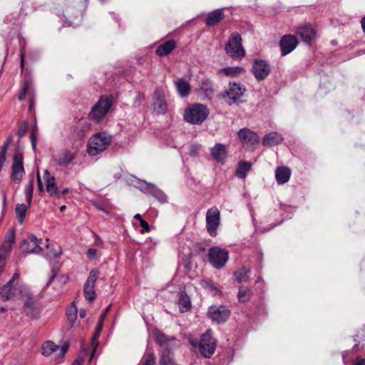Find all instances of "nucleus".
I'll return each mask as SVG.
<instances>
[{"label": "nucleus", "mask_w": 365, "mask_h": 365, "mask_svg": "<svg viewBox=\"0 0 365 365\" xmlns=\"http://www.w3.org/2000/svg\"><path fill=\"white\" fill-rule=\"evenodd\" d=\"M354 365H365V359L357 357Z\"/></svg>", "instance_id": "obj_53"}, {"label": "nucleus", "mask_w": 365, "mask_h": 365, "mask_svg": "<svg viewBox=\"0 0 365 365\" xmlns=\"http://www.w3.org/2000/svg\"><path fill=\"white\" fill-rule=\"evenodd\" d=\"M18 287H15L11 282H8L0 289V296L4 301L16 300L18 299L16 293Z\"/></svg>", "instance_id": "obj_23"}, {"label": "nucleus", "mask_w": 365, "mask_h": 365, "mask_svg": "<svg viewBox=\"0 0 365 365\" xmlns=\"http://www.w3.org/2000/svg\"><path fill=\"white\" fill-rule=\"evenodd\" d=\"M250 269L242 267L234 272V276L238 283L247 282L250 279Z\"/></svg>", "instance_id": "obj_34"}, {"label": "nucleus", "mask_w": 365, "mask_h": 365, "mask_svg": "<svg viewBox=\"0 0 365 365\" xmlns=\"http://www.w3.org/2000/svg\"><path fill=\"white\" fill-rule=\"evenodd\" d=\"M112 141V135L106 132H99L92 135L88 142L89 155L95 156L103 152Z\"/></svg>", "instance_id": "obj_1"}, {"label": "nucleus", "mask_w": 365, "mask_h": 365, "mask_svg": "<svg viewBox=\"0 0 365 365\" xmlns=\"http://www.w3.org/2000/svg\"><path fill=\"white\" fill-rule=\"evenodd\" d=\"M24 53H21V62H20V64H21V68L23 69L24 68Z\"/></svg>", "instance_id": "obj_60"}, {"label": "nucleus", "mask_w": 365, "mask_h": 365, "mask_svg": "<svg viewBox=\"0 0 365 365\" xmlns=\"http://www.w3.org/2000/svg\"><path fill=\"white\" fill-rule=\"evenodd\" d=\"M224 9H217L208 13L205 21L207 26H215L220 23L224 19Z\"/></svg>", "instance_id": "obj_25"}, {"label": "nucleus", "mask_w": 365, "mask_h": 365, "mask_svg": "<svg viewBox=\"0 0 365 365\" xmlns=\"http://www.w3.org/2000/svg\"><path fill=\"white\" fill-rule=\"evenodd\" d=\"M34 192V182L33 180H31L25 188V195L26 197L27 203L29 205H31Z\"/></svg>", "instance_id": "obj_42"}, {"label": "nucleus", "mask_w": 365, "mask_h": 365, "mask_svg": "<svg viewBox=\"0 0 365 365\" xmlns=\"http://www.w3.org/2000/svg\"><path fill=\"white\" fill-rule=\"evenodd\" d=\"M19 277V273L16 272L13 274L11 279L9 281L11 282L12 284H14V281L17 280Z\"/></svg>", "instance_id": "obj_55"}, {"label": "nucleus", "mask_w": 365, "mask_h": 365, "mask_svg": "<svg viewBox=\"0 0 365 365\" xmlns=\"http://www.w3.org/2000/svg\"><path fill=\"white\" fill-rule=\"evenodd\" d=\"M69 347L68 342L64 343L62 346H59L56 345L51 341H46L42 346V354L44 356H49L55 352L58 351V355L63 356Z\"/></svg>", "instance_id": "obj_17"}, {"label": "nucleus", "mask_w": 365, "mask_h": 365, "mask_svg": "<svg viewBox=\"0 0 365 365\" xmlns=\"http://www.w3.org/2000/svg\"><path fill=\"white\" fill-rule=\"evenodd\" d=\"M96 208H97L98 210H101V211L104 212H105V213H106L107 215H109V214H110V212H108V211H106V210L103 208V207H102L101 205H96Z\"/></svg>", "instance_id": "obj_58"}, {"label": "nucleus", "mask_w": 365, "mask_h": 365, "mask_svg": "<svg viewBox=\"0 0 365 365\" xmlns=\"http://www.w3.org/2000/svg\"><path fill=\"white\" fill-rule=\"evenodd\" d=\"M18 294L24 302V307L27 310L26 315L34 317V312L40 307L39 302L31 294L29 289L24 285L19 286Z\"/></svg>", "instance_id": "obj_4"}, {"label": "nucleus", "mask_w": 365, "mask_h": 365, "mask_svg": "<svg viewBox=\"0 0 365 365\" xmlns=\"http://www.w3.org/2000/svg\"><path fill=\"white\" fill-rule=\"evenodd\" d=\"M175 337L168 338L163 333H161V332H159L156 334L157 343L160 346H163V345L166 344L170 340H175Z\"/></svg>", "instance_id": "obj_43"}, {"label": "nucleus", "mask_w": 365, "mask_h": 365, "mask_svg": "<svg viewBox=\"0 0 365 365\" xmlns=\"http://www.w3.org/2000/svg\"><path fill=\"white\" fill-rule=\"evenodd\" d=\"M298 40L292 35H284L279 41V47L282 56H286L291 53L297 46Z\"/></svg>", "instance_id": "obj_19"}, {"label": "nucleus", "mask_w": 365, "mask_h": 365, "mask_svg": "<svg viewBox=\"0 0 365 365\" xmlns=\"http://www.w3.org/2000/svg\"><path fill=\"white\" fill-rule=\"evenodd\" d=\"M12 142V137L11 136H9L7 140H6V142L4 143V145H3V147L1 148H5L6 150H8V148L9 146V145Z\"/></svg>", "instance_id": "obj_52"}, {"label": "nucleus", "mask_w": 365, "mask_h": 365, "mask_svg": "<svg viewBox=\"0 0 365 365\" xmlns=\"http://www.w3.org/2000/svg\"><path fill=\"white\" fill-rule=\"evenodd\" d=\"M61 254V250H60L58 252L53 254V257L57 258Z\"/></svg>", "instance_id": "obj_64"}, {"label": "nucleus", "mask_w": 365, "mask_h": 365, "mask_svg": "<svg viewBox=\"0 0 365 365\" xmlns=\"http://www.w3.org/2000/svg\"><path fill=\"white\" fill-rule=\"evenodd\" d=\"M206 228L207 232L215 237L217 234V228L220 225V212L217 207H212L206 212Z\"/></svg>", "instance_id": "obj_8"}, {"label": "nucleus", "mask_w": 365, "mask_h": 365, "mask_svg": "<svg viewBox=\"0 0 365 365\" xmlns=\"http://www.w3.org/2000/svg\"><path fill=\"white\" fill-rule=\"evenodd\" d=\"M210 317L217 323L225 322L230 317V312L225 306H212L208 310Z\"/></svg>", "instance_id": "obj_14"}, {"label": "nucleus", "mask_w": 365, "mask_h": 365, "mask_svg": "<svg viewBox=\"0 0 365 365\" xmlns=\"http://www.w3.org/2000/svg\"><path fill=\"white\" fill-rule=\"evenodd\" d=\"M112 106V101L108 98H101L92 107L88 118L97 123L101 121L108 113Z\"/></svg>", "instance_id": "obj_5"}, {"label": "nucleus", "mask_w": 365, "mask_h": 365, "mask_svg": "<svg viewBox=\"0 0 365 365\" xmlns=\"http://www.w3.org/2000/svg\"><path fill=\"white\" fill-rule=\"evenodd\" d=\"M98 274L99 272L97 269H92L84 284L83 294L86 300L89 302H93L96 299V295L94 288Z\"/></svg>", "instance_id": "obj_13"}, {"label": "nucleus", "mask_w": 365, "mask_h": 365, "mask_svg": "<svg viewBox=\"0 0 365 365\" xmlns=\"http://www.w3.org/2000/svg\"><path fill=\"white\" fill-rule=\"evenodd\" d=\"M209 113L205 106L200 103L192 104L185 110L184 119L192 124H201L207 118Z\"/></svg>", "instance_id": "obj_2"}, {"label": "nucleus", "mask_w": 365, "mask_h": 365, "mask_svg": "<svg viewBox=\"0 0 365 365\" xmlns=\"http://www.w3.org/2000/svg\"><path fill=\"white\" fill-rule=\"evenodd\" d=\"M282 140L283 138L281 134L277 132H270L263 137L262 144L264 146L271 147L279 144Z\"/></svg>", "instance_id": "obj_27"}, {"label": "nucleus", "mask_w": 365, "mask_h": 365, "mask_svg": "<svg viewBox=\"0 0 365 365\" xmlns=\"http://www.w3.org/2000/svg\"><path fill=\"white\" fill-rule=\"evenodd\" d=\"M78 309L74 303H72L66 309V317L71 327L75 325L77 319Z\"/></svg>", "instance_id": "obj_40"}, {"label": "nucleus", "mask_w": 365, "mask_h": 365, "mask_svg": "<svg viewBox=\"0 0 365 365\" xmlns=\"http://www.w3.org/2000/svg\"><path fill=\"white\" fill-rule=\"evenodd\" d=\"M178 305L181 312L188 311L191 308V302L190 297L185 291L179 293Z\"/></svg>", "instance_id": "obj_32"}, {"label": "nucleus", "mask_w": 365, "mask_h": 365, "mask_svg": "<svg viewBox=\"0 0 365 365\" xmlns=\"http://www.w3.org/2000/svg\"><path fill=\"white\" fill-rule=\"evenodd\" d=\"M252 72L257 81H262L269 75L271 68L266 61L255 59L252 63Z\"/></svg>", "instance_id": "obj_11"}, {"label": "nucleus", "mask_w": 365, "mask_h": 365, "mask_svg": "<svg viewBox=\"0 0 365 365\" xmlns=\"http://www.w3.org/2000/svg\"><path fill=\"white\" fill-rule=\"evenodd\" d=\"M90 128V124L86 123H82L81 125L73 126L71 128V132L75 136L78 138H83L85 135L84 133L88 130Z\"/></svg>", "instance_id": "obj_39"}, {"label": "nucleus", "mask_w": 365, "mask_h": 365, "mask_svg": "<svg viewBox=\"0 0 365 365\" xmlns=\"http://www.w3.org/2000/svg\"><path fill=\"white\" fill-rule=\"evenodd\" d=\"M153 109L158 114H165L168 110V105L165 96L161 89L157 88L154 93Z\"/></svg>", "instance_id": "obj_20"}, {"label": "nucleus", "mask_w": 365, "mask_h": 365, "mask_svg": "<svg viewBox=\"0 0 365 365\" xmlns=\"http://www.w3.org/2000/svg\"><path fill=\"white\" fill-rule=\"evenodd\" d=\"M43 178L45 180L46 190L49 195L52 197L60 198L61 192L56 185L55 177L46 170L43 172Z\"/></svg>", "instance_id": "obj_18"}, {"label": "nucleus", "mask_w": 365, "mask_h": 365, "mask_svg": "<svg viewBox=\"0 0 365 365\" xmlns=\"http://www.w3.org/2000/svg\"><path fill=\"white\" fill-rule=\"evenodd\" d=\"M245 69L242 66H235V67H226L220 70V72L223 73L225 76L230 77H237L240 74L243 73Z\"/></svg>", "instance_id": "obj_36"}, {"label": "nucleus", "mask_w": 365, "mask_h": 365, "mask_svg": "<svg viewBox=\"0 0 365 365\" xmlns=\"http://www.w3.org/2000/svg\"><path fill=\"white\" fill-rule=\"evenodd\" d=\"M291 170L285 166L277 167L275 171V178L278 184L282 185L289 181Z\"/></svg>", "instance_id": "obj_28"}, {"label": "nucleus", "mask_w": 365, "mask_h": 365, "mask_svg": "<svg viewBox=\"0 0 365 365\" xmlns=\"http://www.w3.org/2000/svg\"><path fill=\"white\" fill-rule=\"evenodd\" d=\"M97 253V250L94 248H89L87 251V256L89 258H93Z\"/></svg>", "instance_id": "obj_50"}, {"label": "nucleus", "mask_w": 365, "mask_h": 365, "mask_svg": "<svg viewBox=\"0 0 365 365\" xmlns=\"http://www.w3.org/2000/svg\"><path fill=\"white\" fill-rule=\"evenodd\" d=\"M86 315V312L85 309H81L79 312V316L81 318H84Z\"/></svg>", "instance_id": "obj_59"}, {"label": "nucleus", "mask_w": 365, "mask_h": 365, "mask_svg": "<svg viewBox=\"0 0 365 365\" xmlns=\"http://www.w3.org/2000/svg\"><path fill=\"white\" fill-rule=\"evenodd\" d=\"M199 90L206 98L211 99L214 94V87L212 81L207 78L201 79L199 85Z\"/></svg>", "instance_id": "obj_29"}, {"label": "nucleus", "mask_w": 365, "mask_h": 365, "mask_svg": "<svg viewBox=\"0 0 365 365\" xmlns=\"http://www.w3.org/2000/svg\"><path fill=\"white\" fill-rule=\"evenodd\" d=\"M37 185L40 192H43L44 190L43 182L38 174L37 175Z\"/></svg>", "instance_id": "obj_51"}, {"label": "nucleus", "mask_w": 365, "mask_h": 365, "mask_svg": "<svg viewBox=\"0 0 365 365\" xmlns=\"http://www.w3.org/2000/svg\"><path fill=\"white\" fill-rule=\"evenodd\" d=\"M242 37L237 33H232L225 46L226 53L234 59L242 58L245 56V51L242 45Z\"/></svg>", "instance_id": "obj_3"}, {"label": "nucleus", "mask_w": 365, "mask_h": 365, "mask_svg": "<svg viewBox=\"0 0 365 365\" xmlns=\"http://www.w3.org/2000/svg\"><path fill=\"white\" fill-rule=\"evenodd\" d=\"M41 243V239H38L34 235H30L21 241L19 247L24 253H35L39 255L43 252V249L40 246Z\"/></svg>", "instance_id": "obj_9"}, {"label": "nucleus", "mask_w": 365, "mask_h": 365, "mask_svg": "<svg viewBox=\"0 0 365 365\" xmlns=\"http://www.w3.org/2000/svg\"><path fill=\"white\" fill-rule=\"evenodd\" d=\"M79 11L73 7L67 6L63 11V16L66 21H68V24L71 26L73 21L78 17Z\"/></svg>", "instance_id": "obj_37"}, {"label": "nucleus", "mask_w": 365, "mask_h": 365, "mask_svg": "<svg viewBox=\"0 0 365 365\" xmlns=\"http://www.w3.org/2000/svg\"><path fill=\"white\" fill-rule=\"evenodd\" d=\"M15 241V232L10 230L0 247V255L8 256L11 250L12 245Z\"/></svg>", "instance_id": "obj_24"}, {"label": "nucleus", "mask_w": 365, "mask_h": 365, "mask_svg": "<svg viewBox=\"0 0 365 365\" xmlns=\"http://www.w3.org/2000/svg\"><path fill=\"white\" fill-rule=\"evenodd\" d=\"M83 357H78L76 359L72 365H83Z\"/></svg>", "instance_id": "obj_54"}, {"label": "nucleus", "mask_w": 365, "mask_h": 365, "mask_svg": "<svg viewBox=\"0 0 365 365\" xmlns=\"http://www.w3.org/2000/svg\"><path fill=\"white\" fill-rule=\"evenodd\" d=\"M361 29L363 32L365 34V16L361 20Z\"/></svg>", "instance_id": "obj_57"}, {"label": "nucleus", "mask_w": 365, "mask_h": 365, "mask_svg": "<svg viewBox=\"0 0 365 365\" xmlns=\"http://www.w3.org/2000/svg\"><path fill=\"white\" fill-rule=\"evenodd\" d=\"M297 34L304 42L310 43L316 36V30L312 25L305 24L298 28Z\"/></svg>", "instance_id": "obj_21"}, {"label": "nucleus", "mask_w": 365, "mask_h": 365, "mask_svg": "<svg viewBox=\"0 0 365 365\" xmlns=\"http://www.w3.org/2000/svg\"><path fill=\"white\" fill-rule=\"evenodd\" d=\"M140 226L143 227V229L140 231V232L142 234L148 232L150 231V226L145 220H141V222H140Z\"/></svg>", "instance_id": "obj_47"}, {"label": "nucleus", "mask_w": 365, "mask_h": 365, "mask_svg": "<svg viewBox=\"0 0 365 365\" xmlns=\"http://www.w3.org/2000/svg\"><path fill=\"white\" fill-rule=\"evenodd\" d=\"M215 349V339L212 337V331L208 329L201 336L199 344L200 352L205 358H210L214 354Z\"/></svg>", "instance_id": "obj_7"}, {"label": "nucleus", "mask_w": 365, "mask_h": 365, "mask_svg": "<svg viewBox=\"0 0 365 365\" xmlns=\"http://www.w3.org/2000/svg\"><path fill=\"white\" fill-rule=\"evenodd\" d=\"M28 129V123L24 122L21 127L18 129L16 134L19 138H22L25 135Z\"/></svg>", "instance_id": "obj_44"}, {"label": "nucleus", "mask_w": 365, "mask_h": 365, "mask_svg": "<svg viewBox=\"0 0 365 365\" xmlns=\"http://www.w3.org/2000/svg\"><path fill=\"white\" fill-rule=\"evenodd\" d=\"M210 154L212 158L217 163H223L227 155L226 145L216 143L215 145L210 149Z\"/></svg>", "instance_id": "obj_22"}, {"label": "nucleus", "mask_w": 365, "mask_h": 365, "mask_svg": "<svg viewBox=\"0 0 365 365\" xmlns=\"http://www.w3.org/2000/svg\"><path fill=\"white\" fill-rule=\"evenodd\" d=\"M197 148L196 146H192L190 148V153L192 154H195L197 152Z\"/></svg>", "instance_id": "obj_61"}, {"label": "nucleus", "mask_w": 365, "mask_h": 365, "mask_svg": "<svg viewBox=\"0 0 365 365\" xmlns=\"http://www.w3.org/2000/svg\"><path fill=\"white\" fill-rule=\"evenodd\" d=\"M23 154L17 151L15 153L12 163L11 178L15 183H19L24 174V168L23 165Z\"/></svg>", "instance_id": "obj_12"}, {"label": "nucleus", "mask_w": 365, "mask_h": 365, "mask_svg": "<svg viewBox=\"0 0 365 365\" xmlns=\"http://www.w3.org/2000/svg\"><path fill=\"white\" fill-rule=\"evenodd\" d=\"M68 191H69V190H68V187H65V188H63L61 191H60V192H61V195H64V194L68 193Z\"/></svg>", "instance_id": "obj_62"}, {"label": "nucleus", "mask_w": 365, "mask_h": 365, "mask_svg": "<svg viewBox=\"0 0 365 365\" xmlns=\"http://www.w3.org/2000/svg\"><path fill=\"white\" fill-rule=\"evenodd\" d=\"M177 46L174 40L167 41L156 48L155 53L159 56H165L170 54Z\"/></svg>", "instance_id": "obj_30"}, {"label": "nucleus", "mask_w": 365, "mask_h": 365, "mask_svg": "<svg viewBox=\"0 0 365 365\" xmlns=\"http://www.w3.org/2000/svg\"><path fill=\"white\" fill-rule=\"evenodd\" d=\"M237 135L244 145H255L259 143V136L255 132L247 128H241Z\"/></svg>", "instance_id": "obj_16"}, {"label": "nucleus", "mask_w": 365, "mask_h": 365, "mask_svg": "<svg viewBox=\"0 0 365 365\" xmlns=\"http://www.w3.org/2000/svg\"><path fill=\"white\" fill-rule=\"evenodd\" d=\"M252 294L253 293L250 288L245 286H240L237 294V298L240 302L245 303L251 299Z\"/></svg>", "instance_id": "obj_35"}, {"label": "nucleus", "mask_w": 365, "mask_h": 365, "mask_svg": "<svg viewBox=\"0 0 365 365\" xmlns=\"http://www.w3.org/2000/svg\"><path fill=\"white\" fill-rule=\"evenodd\" d=\"M252 165L247 161H241L236 171V175L240 178H245L247 173L251 169Z\"/></svg>", "instance_id": "obj_38"}, {"label": "nucleus", "mask_w": 365, "mask_h": 365, "mask_svg": "<svg viewBox=\"0 0 365 365\" xmlns=\"http://www.w3.org/2000/svg\"><path fill=\"white\" fill-rule=\"evenodd\" d=\"M245 91V86L240 83H230L227 89L225 91V96L229 99L228 104L230 106L238 105L241 102L240 99L244 96Z\"/></svg>", "instance_id": "obj_10"}, {"label": "nucleus", "mask_w": 365, "mask_h": 365, "mask_svg": "<svg viewBox=\"0 0 365 365\" xmlns=\"http://www.w3.org/2000/svg\"><path fill=\"white\" fill-rule=\"evenodd\" d=\"M209 261L215 269L222 268L227 262L229 252L220 247H212L208 251Z\"/></svg>", "instance_id": "obj_6"}, {"label": "nucleus", "mask_w": 365, "mask_h": 365, "mask_svg": "<svg viewBox=\"0 0 365 365\" xmlns=\"http://www.w3.org/2000/svg\"><path fill=\"white\" fill-rule=\"evenodd\" d=\"M134 218H135V219H136V220H138L140 221V222H141V220H143V219L142 218V216H141V215H140V214H136V215H135Z\"/></svg>", "instance_id": "obj_63"}, {"label": "nucleus", "mask_w": 365, "mask_h": 365, "mask_svg": "<svg viewBox=\"0 0 365 365\" xmlns=\"http://www.w3.org/2000/svg\"><path fill=\"white\" fill-rule=\"evenodd\" d=\"M75 158V153L68 149H63L53 155L52 160L56 165L61 167H66L72 163Z\"/></svg>", "instance_id": "obj_15"}, {"label": "nucleus", "mask_w": 365, "mask_h": 365, "mask_svg": "<svg viewBox=\"0 0 365 365\" xmlns=\"http://www.w3.org/2000/svg\"><path fill=\"white\" fill-rule=\"evenodd\" d=\"M28 90H29V83L26 82L23 89L21 90V91L19 93V97H18L20 101H22L24 98L26 94L28 92Z\"/></svg>", "instance_id": "obj_46"}, {"label": "nucleus", "mask_w": 365, "mask_h": 365, "mask_svg": "<svg viewBox=\"0 0 365 365\" xmlns=\"http://www.w3.org/2000/svg\"><path fill=\"white\" fill-rule=\"evenodd\" d=\"M36 132H37V127L36 125H35L33 129H32V131L31 133V135H30V138H31V143L32 142H36Z\"/></svg>", "instance_id": "obj_49"}, {"label": "nucleus", "mask_w": 365, "mask_h": 365, "mask_svg": "<svg viewBox=\"0 0 365 365\" xmlns=\"http://www.w3.org/2000/svg\"><path fill=\"white\" fill-rule=\"evenodd\" d=\"M52 272H53V274L50 277V278H49V279H48V281L47 282V284H46L47 286H48V284H50L51 283V282L53 280V279L55 278V277L56 275V273L54 269L52 270Z\"/></svg>", "instance_id": "obj_56"}, {"label": "nucleus", "mask_w": 365, "mask_h": 365, "mask_svg": "<svg viewBox=\"0 0 365 365\" xmlns=\"http://www.w3.org/2000/svg\"><path fill=\"white\" fill-rule=\"evenodd\" d=\"M155 364V356L153 353L148 354L146 360L143 365H154Z\"/></svg>", "instance_id": "obj_45"}, {"label": "nucleus", "mask_w": 365, "mask_h": 365, "mask_svg": "<svg viewBox=\"0 0 365 365\" xmlns=\"http://www.w3.org/2000/svg\"><path fill=\"white\" fill-rule=\"evenodd\" d=\"M160 365H177L173 358V353L168 349H165L161 353Z\"/></svg>", "instance_id": "obj_33"}, {"label": "nucleus", "mask_w": 365, "mask_h": 365, "mask_svg": "<svg viewBox=\"0 0 365 365\" xmlns=\"http://www.w3.org/2000/svg\"><path fill=\"white\" fill-rule=\"evenodd\" d=\"M27 207L24 204H18L16 206L15 212L19 218V221L22 223L24 222Z\"/></svg>", "instance_id": "obj_41"}, {"label": "nucleus", "mask_w": 365, "mask_h": 365, "mask_svg": "<svg viewBox=\"0 0 365 365\" xmlns=\"http://www.w3.org/2000/svg\"><path fill=\"white\" fill-rule=\"evenodd\" d=\"M7 150L5 148H1L0 151V170L1 169L5 160Z\"/></svg>", "instance_id": "obj_48"}, {"label": "nucleus", "mask_w": 365, "mask_h": 365, "mask_svg": "<svg viewBox=\"0 0 365 365\" xmlns=\"http://www.w3.org/2000/svg\"><path fill=\"white\" fill-rule=\"evenodd\" d=\"M175 85L178 94L184 98L187 97L190 93V85L187 81L181 78L175 81Z\"/></svg>", "instance_id": "obj_31"}, {"label": "nucleus", "mask_w": 365, "mask_h": 365, "mask_svg": "<svg viewBox=\"0 0 365 365\" xmlns=\"http://www.w3.org/2000/svg\"><path fill=\"white\" fill-rule=\"evenodd\" d=\"M110 305L108 306L104 310L103 312H102L101 317H100V319H99V321H98V323L96 327V331H95V334L93 335V341H92V344H95V348L93 349L92 353H91V359L94 354H95V352H96V346H98V342L96 341V338L98 337L101 330H102V327H103V321L108 314V312H109L110 310Z\"/></svg>", "instance_id": "obj_26"}]
</instances>
